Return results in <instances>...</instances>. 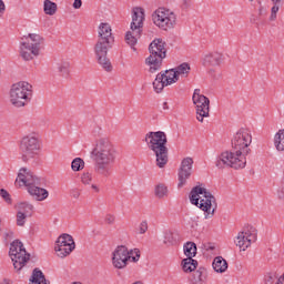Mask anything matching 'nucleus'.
Segmentation results:
<instances>
[{"label": "nucleus", "instance_id": "obj_51", "mask_svg": "<svg viewBox=\"0 0 284 284\" xmlns=\"http://www.w3.org/2000/svg\"><path fill=\"white\" fill-rule=\"evenodd\" d=\"M273 3H281V0H272Z\"/></svg>", "mask_w": 284, "mask_h": 284}, {"label": "nucleus", "instance_id": "obj_20", "mask_svg": "<svg viewBox=\"0 0 284 284\" xmlns=\"http://www.w3.org/2000/svg\"><path fill=\"white\" fill-rule=\"evenodd\" d=\"M204 65H211L212 68L223 63V54L220 52H211L203 59Z\"/></svg>", "mask_w": 284, "mask_h": 284}, {"label": "nucleus", "instance_id": "obj_6", "mask_svg": "<svg viewBox=\"0 0 284 284\" xmlns=\"http://www.w3.org/2000/svg\"><path fill=\"white\" fill-rule=\"evenodd\" d=\"M190 201L202 212H205V219H212L216 212V197L205 187L195 186L190 192Z\"/></svg>", "mask_w": 284, "mask_h": 284}, {"label": "nucleus", "instance_id": "obj_22", "mask_svg": "<svg viewBox=\"0 0 284 284\" xmlns=\"http://www.w3.org/2000/svg\"><path fill=\"white\" fill-rule=\"evenodd\" d=\"M30 284H50V281L45 280V275L39 268H34L30 278Z\"/></svg>", "mask_w": 284, "mask_h": 284}, {"label": "nucleus", "instance_id": "obj_53", "mask_svg": "<svg viewBox=\"0 0 284 284\" xmlns=\"http://www.w3.org/2000/svg\"><path fill=\"white\" fill-rule=\"evenodd\" d=\"M248 1H254V0H248Z\"/></svg>", "mask_w": 284, "mask_h": 284}, {"label": "nucleus", "instance_id": "obj_31", "mask_svg": "<svg viewBox=\"0 0 284 284\" xmlns=\"http://www.w3.org/2000/svg\"><path fill=\"white\" fill-rule=\"evenodd\" d=\"M83 168H85V162L81 158H75L71 163V170H73V172H81Z\"/></svg>", "mask_w": 284, "mask_h": 284}, {"label": "nucleus", "instance_id": "obj_18", "mask_svg": "<svg viewBox=\"0 0 284 284\" xmlns=\"http://www.w3.org/2000/svg\"><path fill=\"white\" fill-rule=\"evenodd\" d=\"M194 165V160L192 158H184L181 162V166L178 173V187H183L187 183V179L192 176V166Z\"/></svg>", "mask_w": 284, "mask_h": 284}, {"label": "nucleus", "instance_id": "obj_14", "mask_svg": "<svg viewBox=\"0 0 284 284\" xmlns=\"http://www.w3.org/2000/svg\"><path fill=\"white\" fill-rule=\"evenodd\" d=\"M9 254L11 256V261L13 263L14 270H21L28 261H30V254L23 247V243L19 240H14L11 243Z\"/></svg>", "mask_w": 284, "mask_h": 284}, {"label": "nucleus", "instance_id": "obj_26", "mask_svg": "<svg viewBox=\"0 0 284 284\" xmlns=\"http://www.w3.org/2000/svg\"><path fill=\"white\" fill-rule=\"evenodd\" d=\"M274 146L277 152H284V129L280 130L274 136Z\"/></svg>", "mask_w": 284, "mask_h": 284}, {"label": "nucleus", "instance_id": "obj_42", "mask_svg": "<svg viewBox=\"0 0 284 284\" xmlns=\"http://www.w3.org/2000/svg\"><path fill=\"white\" fill-rule=\"evenodd\" d=\"M203 97H205V95L201 94V89H195L192 99H193V101H196Z\"/></svg>", "mask_w": 284, "mask_h": 284}, {"label": "nucleus", "instance_id": "obj_30", "mask_svg": "<svg viewBox=\"0 0 284 284\" xmlns=\"http://www.w3.org/2000/svg\"><path fill=\"white\" fill-rule=\"evenodd\" d=\"M18 212H23V214L30 216L32 214V210H34V206L28 202H21L18 204Z\"/></svg>", "mask_w": 284, "mask_h": 284}, {"label": "nucleus", "instance_id": "obj_37", "mask_svg": "<svg viewBox=\"0 0 284 284\" xmlns=\"http://www.w3.org/2000/svg\"><path fill=\"white\" fill-rule=\"evenodd\" d=\"M0 196L3 199V201H6V203H8V205H12V197L4 189L0 190Z\"/></svg>", "mask_w": 284, "mask_h": 284}, {"label": "nucleus", "instance_id": "obj_44", "mask_svg": "<svg viewBox=\"0 0 284 284\" xmlns=\"http://www.w3.org/2000/svg\"><path fill=\"white\" fill-rule=\"evenodd\" d=\"M82 6H83V1L74 0V2H73L74 10H79Z\"/></svg>", "mask_w": 284, "mask_h": 284}, {"label": "nucleus", "instance_id": "obj_36", "mask_svg": "<svg viewBox=\"0 0 284 284\" xmlns=\"http://www.w3.org/2000/svg\"><path fill=\"white\" fill-rule=\"evenodd\" d=\"M81 181L83 185H90L92 183V173L84 171L81 175Z\"/></svg>", "mask_w": 284, "mask_h": 284}, {"label": "nucleus", "instance_id": "obj_10", "mask_svg": "<svg viewBox=\"0 0 284 284\" xmlns=\"http://www.w3.org/2000/svg\"><path fill=\"white\" fill-rule=\"evenodd\" d=\"M32 101V84L20 81L11 85L10 103L13 108H26Z\"/></svg>", "mask_w": 284, "mask_h": 284}, {"label": "nucleus", "instance_id": "obj_46", "mask_svg": "<svg viewBox=\"0 0 284 284\" xmlns=\"http://www.w3.org/2000/svg\"><path fill=\"white\" fill-rule=\"evenodd\" d=\"M71 196H72L73 199H79V196H81V193H79V191H77V190H73V191L71 192Z\"/></svg>", "mask_w": 284, "mask_h": 284}, {"label": "nucleus", "instance_id": "obj_33", "mask_svg": "<svg viewBox=\"0 0 284 284\" xmlns=\"http://www.w3.org/2000/svg\"><path fill=\"white\" fill-rule=\"evenodd\" d=\"M174 70L179 77L180 74H189L191 69H190V64L187 62H184Z\"/></svg>", "mask_w": 284, "mask_h": 284}, {"label": "nucleus", "instance_id": "obj_27", "mask_svg": "<svg viewBox=\"0 0 284 284\" xmlns=\"http://www.w3.org/2000/svg\"><path fill=\"white\" fill-rule=\"evenodd\" d=\"M192 284H203L205 283V268L196 270L191 278Z\"/></svg>", "mask_w": 284, "mask_h": 284}, {"label": "nucleus", "instance_id": "obj_40", "mask_svg": "<svg viewBox=\"0 0 284 284\" xmlns=\"http://www.w3.org/2000/svg\"><path fill=\"white\" fill-rule=\"evenodd\" d=\"M280 10L278 3H274V6L271 9V19H276V14Z\"/></svg>", "mask_w": 284, "mask_h": 284}, {"label": "nucleus", "instance_id": "obj_39", "mask_svg": "<svg viewBox=\"0 0 284 284\" xmlns=\"http://www.w3.org/2000/svg\"><path fill=\"white\" fill-rule=\"evenodd\" d=\"M139 234H145L148 232V222L143 221L140 223L138 229Z\"/></svg>", "mask_w": 284, "mask_h": 284}, {"label": "nucleus", "instance_id": "obj_52", "mask_svg": "<svg viewBox=\"0 0 284 284\" xmlns=\"http://www.w3.org/2000/svg\"><path fill=\"white\" fill-rule=\"evenodd\" d=\"M209 250H216V247L215 246H209Z\"/></svg>", "mask_w": 284, "mask_h": 284}, {"label": "nucleus", "instance_id": "obj_1", "mask_svg": "<svg viewBox=\"0 0 284 284\" xmlns=\"http://www.w3.org/2000/svg\"><path fill=\"white\" fill-rule=\"evenodd\" d=\"M250 145H252V132L248 129H240L232 139V148L234 152H222L215 161L219 170L233 168V170H243L247 165V154H250Z\"/></svg>", "mask_w": 284, "mask_h": 284}, {"label": "nucleus", "instance_id": "obj_34", "mask_svg": "<svg viewBox=\"0 0 284 284\" xmlns=\"http://www.w3.org/2000/svg\"><path fill=\"white\" fill-rule=\"evenodd\" d=\"M155 195L158 196V199H163V196H168V186L159 184L155 187Z\"/></svg>", "mask_w": 284, "mask_h": 284}, {"label": "nucleus", "instance_id": "obj_41", "mask_svg": "<svg viewBox=\"0 0 284 284\" xmlns=\"http://www.w3.org/2000/svg\"><path fill=\"white\" fill-rule=\"evenodd\" d=\"M115 220L116 217L113 214H106L104 217V221L108 223V225H112Z\"/></svg>", "mask_w": 284, "mask_h": 284}, {"label": "nucleus", "instance_id": "obj_3", "mask_svg": "<svg viewBox=\"0 0 284 284\" xmlns=\"http://www.w3.org/2000/svg\"><path fill=\"white\" fill-rule=\"evenodd\" d=\"M114 45V33H112V26L108 22H102L98 27V40L94 44L95 59L105 70V72H112V62L108 59V52Z\"/></svg>", "mask_w": 284, "mask_h": 284}, {"label": "nucleus", "instance_id": "obj_15", "mask_svg": "<svg viewBox=\"0 0 284 284\" xmlns=\"http://www.w3.org/2000/svg\"><path fill=\"white\" fill-rule=\"evenodd\" d=\"M75 247L77 244L74 243L72 235L64 233L58 237L54 250L59 258H65V256H70V254L74 252Z\"/></svg>", "mask_w": 284, "mask_h": 284}, {"label": "nucleus", "instance_id": "obj_45", "mask_svg": "<svg viewBox=\"0 0 284 284\" xmlns=\"http://www.w3.org/2000/svg\"><path fill=\"white\" fill-rule=\"evenodd\" d=\"M192 1L191 0H183L182 1V8L183 10H187V8H190Z\"/></svg>", "mask_w": 284, "mask_h": 284}, {"label": "nucleus", "instance_id": "obj_2", "mask_svg": "<svg viewBox=\"0 0 284 284\" xmlns=\"http://www.w3.org/2000/svg\"><path fill=\"white\" fill-rule=\"evenodd\" d=\"M94 161V171L100 176L108 179L112 176V166L116 162V148L108 138H101L91 152Z\"/></svg>", "mask_w": 284, "mask_h": 284}, {"label": "nucleus", "instance_id": "obj_17", "mask_svg": "<svg viewBox=\"0 0 284 284\" xmlns=\"http://www.w3.org/2000/svg\"><path fill=\"white\" fill-rule=\"evenodd\" d=\"M176 81H179V74L176 73L175 69H170L156 75L155 80L153 81V88L159 94L163 92L164 88L172 85V83H176Z\"/></svg>", "mask_w": 284, "mask_h": 284}, {"label": "nucleus", "instance_id": "obj_32", "mask_svg": "<svg viewBox=\"0 0 284 284\" xmlns=\"http://www.w3.org/2000/svg\"><path fill=\"white\" fill-rule=\"evenodd\" d=\"M2 241L4 245H8L13 239H14V230L12 229H6L2 234Z\"/></svg>", "mask_w": 284, "mask_h": 284}, {"label": "nucleus", "instance_id": "obj_47", "mask_svg": "<svg viewBox=\"0 0 284 284\" xmlns=\"http://www.w3.org/2000/svg\"><path fill=\"white\" fill-rule=\"evenodd\" d=\"M12 282H10V280L4 278L0 282V284H11Z\"/></svg>", "mask_w": 284, "mask_h": 284}, {"label": "nucleus", "instance_id": "obj_8", "mask_svg": "<svg viewBox=\"0 0 284 284\" xmlns=\"http://www.w3.org/2000/svg\"><path fill=\"white\" fill-rule=\"evenodd\" d=\"M150 55L145 59L146 65H149V72L154 74L158 70H161L163 65V59L168 57V49H165V42L161 39L153 40L149 45Z\"/></svg>", "mask_w": 284, "mask_h": 284}, {"label": "nucleus", "instance_id": "obj_12", "mask_svg": "<svg viewBox=\"0 0 284 284\" xmlns=\"http://www.w3.org/2000/svg\"><path fill=\"white\" fill-rule=\"evenodd\" d=\"M26 42L20 44V55L24 61H32L34 57L41 54L43 48V37L37 33H29Z\"/></svg>", "mask_w": 284, "mask_h": 284}, {"label": "nucleus", "instance_id": "obj_28", "mask_svg": "<svg viewBox=\"0 0 284 284\" xmlns=\"http://www.w3.org/2000/svg\"><path fill=\"white\" fill-rule=\"evenodd\" d=\"M184 254L187 258H193V256H196V243L186 242L184 244Z\"/></svg>", "mask_w": 284, "mask_h": 284}, {"label": "nucleus", "instance_id": "obj_21", "mask_svg": "<svg viewBox=\"0 0 284 284\" xmlns=\"http://www.w3.org/2000/svg\"><path fill=\"white\" fill-rule=\"evenodd\" d=\"M181 266L183 272H185L186 274H190L194 272L196 267H199V261L191 257H186L182 260Z\"/></svg>", "mask_w": 284, "mask_h": 284}, {"label": "nucleus", "instance_id": "obj_24", "mask_svg": "<svg viewBox=\"0 0 284 284\" xmlns=\"http://www.w3.org/2000/svg\"><path fill=\"white\" fill-rule=\"evenodd\" d=\"M213 270L219 274H223V272H227V261L223 258V256H217L213 260Z\"/></svg>", "mask_w": 284, "mask_h": 284}, {"label": "nucleus", "instance_id": "obj_5", "mask_svg": "<svg viewBox=\"0 0 284 284\" xmlns=\"http://www.w3.org/2000/svg\"><path fill=\"white\" fill-rule=\"evenodd\" d=\"M149 150L154 153L158 168L168 165V135L163 131L149 132L144 139Z\"/></svg>", "mask_w": 284, "mask_h": 284}, {"label": "nucleus", "instance_id": "obj_9", "mask_svg": "<svg viewBox=\"0 0 284 284\" xmlns=\"http://www.w3.org/2000/svg\"><path fill=\"white\" fill-rule=\"evenodd\" d=\"M141 251L139 248L129 250L125 245L116 246L112 253V265L115 270H125L128 263H139Z\"/></svg>", "mask_w": 284, "mask_h": 284}, {"label": "nucleus", "instance_id": "obj_50", "mask_svg": "<svg viewBox=\"0 0 284 284\" xmlns=\"http://www.w3.org/2000/svg\"><path fill=\"white\" fill-rule=\"evenodd\" d=\"M3 225V219L2 217H0V232H1V226Z\"/></svg>", "mask_w": 284, "mask_h": 284}, {"label": "nucleus", "instance_id": "obj_49", "mask_svg": "<svg viewBox=\"0 0 284 284\" xmlns=\"http://www.w3.org/2000/svg\"><path fill=\"white\" fill-rule=\"evenodd\" d=\"M91 187H92V190H94L95 192H99V186H97V184H92Z\"/></svg>", "mask_w": 284, "mask_h": 284}, {"label": "nucleus", "instance_id": "obj_11", "mask_svg": "<svg viewBox=\"0 0 284 284\" xmlns=\"http://www.w3.org/2000/svg\"><path fill=\"white\" fill-rule=\"evenodd\" d=\"M132 22H131V31H128L125 34V41L134 52H136V45L139 39L141 38V33L143 32V21H145V11L143 8L135 7L133 8Z\"/></svg>", "mask_w": 284, "mask_h": 284}, {"label": "nucleus", "instance_id": "obj_19", "mask_svg": "<svg viewBox=\"0 0 284 284\" xmlns=\"http://www.w3.org/2000/svg\"><path fill=\"white\" fill-rule=\"evenodd\" d=\"M193 103L196 109L197 121H200V123H203V119L210 116V99L204 95L203 98L193 100Z\"/></svg>", "mask_w": 284, "mask_h": 284}, {"label": "nucleus", "instance_id": "obj_35", "mask_svg": "<svg viewBox=\"0 0 284 284\" xmlns=\"http://www.w3.org/2000/svg\"><path fill=\"white\" fill-rule=\"evenodd\" d=\"M28 219V215L23 212H17V225L18 227H23L26 225V221Z\"/></svg>", "mask_w": 284, "mask_h": 284}, {"label": "nucleus", "instance_id": "obj_16", "mask_svg": "<svg viewBox=\"0 0 284 284\" xmlns=\"http://www.w3.org/2000/svg\"><path fill=\"white\" fill-rule=\"evenodd\" d=\"M234 243L241 252H245L247 247L252 246V243H256V229L252 225L245 226L241 232H239Z\"/></svg>", "mask_w": 284, "mask_h": 284}, {"label": "nucleus", "instance_id": "obj_29", "mask_svg": "<svg viewBox=\"0 0 284 284\" xmlns=\"http://www.w3.org/2000/svg\"><path fill=\"white\" fill-rule=\"evenodd\" d=\"M44 12L52 17L57 14V3L50 0H44Z\"/></svg>", "mask_w": 284, "mask_h": 284}, {"label": "nucleus", "instance_id": "obj_43", "mask_svg": "<svg viewBox=\"0 0 284 284\" xmlns=\"http://www.w3.org/2000/svg\"><path fill=\"white\" fill-rule=\"evenodd\" d=\"M6 13V2L3 0H0V17H3Z\"/></svg>", "mask_w": 284, "mask_h": 284}, {"label": "nucleus", "instance_id": "obj_4", "mask_svg": "<svg viewBox=\"0 0 284 284\" xmlns=\"http://www.w3.org/2000/svg\"><path fill=\"white\" fill-rule=\"evenodd\" d=\"M16 185L26 187L34 201H45V199L50 196V192L41 187V179L26 168L20 169L18 178L16 179Z\"/></svg>", "mask_w": 284, "mask_h": 284}, {"label": "nucleus", "instance_id": "obj_48", "mask_svg": "<svg viewBox=\"0 0 284 284\" xmlns=\"http://www.w3.org/2000/svg\"><path fill=\"white\" fill-rule=\"evenodd\" d=\"M162 108H163V110H170V106L168 105V102H163Z\"/></svg>", "mask_w": 284, "mask_h": 284}, {"label": "nucleus", "instance_id": "obj_13", "mask_svg": "<svg viewBox=\"0 0 284 284\" xmlns=\"http://www.w3.org/2000/svg\"><path fill=\"white\" fill-rule=\"evenodd\" d=\"M152 21L160 30H172L176 26V13L166 8H159L152 14Z\"/></svg>", "mask_w": 284, "mask_h": 284}, {"label": "nucleus", "instance_id": "obj_38", "mask_svg": "<svg viewBox=\"0 0 284 284\" xmlns=\"http://www.w3.org/2000/svg\"><path fill=\"white\" fill-rule=\"evenodd\" d=\"M164 243H165V245H174V236L172 235V233L165 234Z\"/></svg>", "mask_w": 284, "mask_h": 284}, {"label": "nucleus", "instance_id": "obj_23", "mask_svg": "<svg viewBox=\"0 0 284 284\" xmlns=\"http://www.w3.org/2000/svg\"><path fill=\"white\" fill-rule=\"evenodd\" d=\"M55 70L59 72L60 77L68 79L70 77V62L68 60H62L55 64Z\"/></svg>", "mask_w": 284, "mask_h": 284}, {"label": "nucleus", "instance_id": "obj_7", "mask_svg": "<svg viewBox=\"0 0 284 284\" xmlns=\"http://www.w3.org/2000/svg\"><path fill=\"white\" fill-rule=\"evenodd\" d=\"M21 159L24 163L39 159L41 154V140L37 133H29L19 142Z\"/></svg>", "mask_w": 284, "mask_h": 284}, {"label": "nucleus", "instance_id": "obj_25", "mask_svg": "<svg viewBox=\"0 0 284 284\" xmlns=\"http://www.w3.org/2000/svg\"><path fill=\"white\" fill-rule=\"evenodd\" d=\"M284 276L277 275L276 272L266 273L264 276V284H283Z\"/></svg>", "mask_w": 284, "mask_h": 284}]
</instances>
